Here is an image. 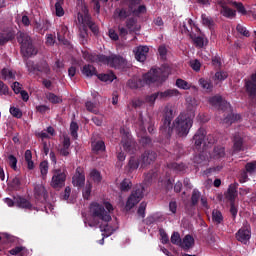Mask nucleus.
<instances>
[{"mask_svg": "<svg viewBox=\"0 0 256 256\" xmlns=\"http://www.w3.org/2000/svg\"><path fill=\"white\" fill-rule=\"evenodd\" d=\"M171 69L169 66H162L161 68H153L148 73L143 75V79L134 77L130 79L127 83L130 89H139L146 85H151V83H163L169 77Z\"/></svg>", "mask_w": 256, "mask_h": 256, "instance_id": "1", "label": "nucleus"}, {"mask_svg": "<svg viewBox=\"0 0 256 256\" xmlns=\"http://www.w3.org/2000/svg\"><path fill=\"white\" fill-rule=\"evenodd\" d=\"M111 211H113V205L109 202H105L104 205L97 202L90 204V215L93 218L91 221L84 220L85 227H97L99 221L109 223L111 221Z\"/></svg>", "mask_w": 256, "mask_h": 256, "instance_id": "2", "label": "nucleus"}, {"mask_svg": "<svg viewBox=\"0 0 256 256\" xmlns=\"http://www.w3.org/2000/svg\"><path fill=\"white\" fill-rule=\"evenodd\" d=\"M83 58L86 59V61H91V63L109 65V67H114V69H125V67H127V60L117 54L106 56L103 54H91L86 51L83 52Z\"/></svg>", "mask_w": 256, "mask_h": 256, "instance_id": "3", "label": "nucleus"}, {"mask_svg": "<svg viewBox=\"0 0 256 256\" xmlns=\"http://www.w3.org/2000/svg\"><path fill=\"white\" fill-rule=\"evenodd\" d=\"M173 127L179 137H187L191 127H193V118L182 113L174 120Z\"/></svg>", "mask_w": 256, "mask_h": 256, "instance_id": "4", "label": "nucleus"}, {"mask_svg": "<svg viewBox=\"0 0 256 256\" xmlns=\"http://www.w3.org/2000/svg\"><path fill=\"white\" fill-rule=\"evenodd\" d=\"M175 117V109L173 105L167 104L163 109V124L160 126V131L165 137H171L173 128H171V121Z\"/></svg>", "mask_w": 256, "mask_h": 256, "instance_id": "5", "label": "nucleus"}, {"mask_svg": "<svg viewBox=\"0 0 256 256\" xmlns=\"http://www.w3.org/2000/svg\"><path fill=\"white\" fill-rule=\"evenodd\" d=\"M17 40L21 45V52L24 57H33V55H37V48H35L31 37L27 35V33L19 32Z\"/></svg>", "mask_w": 256, "mask_h": 256, "instance_id": "6", "label": "nucleus"}, {"mask_svg": "<svg viewBox=\"0 0 256 256\" xmlns=\"http://www.w3.org/2000/svg\"><path fill=\"white\" fill-rule=\"evenodd\" d=\"M77 21L79 25H82V27H89V29L92 30V33L94 35H97L99 33V27L93 23L91 20V16L89 15V9H87L86 5H82L81 11L78 12Z\"/></svg>", "mask_w": 256, "mask_h": 256, "instance_id": "7", "label": "nucleus"}, {"mask_svg": "<svg viewBox=\"0 0 256 256\" xmlns=\"http://www.w3.org/2000/svg\"><path fill=\"white\" fill-rule=\"evenodd\" d=\"M120 133L122 135L121 143L124 151L127 153H135V151H137V143L133 140L131 133H129V131H125L124 128L120 130Z\"/></svg>", "mask_w": 256, "mask_h": 256, "instance_id": "8", "label": "nucleus"}, {"mask_svg": "<svg viewBox=\"0 0 256 256\" xmlns=\"http://www.w3.org/2000/svg\"><path fill=\"white\" fill-rule=\"evenodd\" d=\"M66 179L67 175H65V172L61 171V169H55L53 170L50 185L53 189H61V187L65 186Z\"/></svg>", "mask_w": 256, "mask_h": 256, "instance_id": "9", "label": "nucleus"}, {"mask_svg": "<svg viewBox=\"0 0 256 256\" xmlns=\"http://www.w3.org/2000/svg\"><path fill=\"white\" fill-rule=\"evenodd\" d=\"M209 103L213 107H218L219 115L223 113V110L226 109L227 111H231V104H229L227 101L223 100L221 96H213L209 98Z\"/></svg>", "mask_w": 256, "mask_h": 256, "instance_id": "10", "label": "nucleus"}, {"mask_svg": "<svg viewBox=\"0 0 256 256\" xmlns=\"http://www.w3.org/2000/svg\"><path fill=\"white\" fill-rule=\"evenodd\" d=\"M143 199V187L137 188L135 191L131 193L129 196L127 202H126V208L127 209H133L134 206L139 203Z\"/></svg>", "mask_w": 256, "mask_h": 256, "instance_id": "11", "label": "nucleus"}, {"mask_svg": "<svg viewBox=\"0 0 256 256\" xmlns=\"http://www.w3.org/2000/svg\"><path fill=\"white\" fill-rule=\"evenodd\" d=\"M245 89L249 97L256 101V72L251 75L250 79L245 80Z\"/></svg>", "mask_w": 256, "mask_h": 256, "instance_id": "12", "label": "nucleus"}, {"mask_svg": "<svg viewBox=\"0 0 256 256\" xmlns=\"http://www.w3.org/2000/svg\"><path fill=\"white\" fill-rule=\"evenodd\" d=\"M233 109L231 108V110H227V108L223 109V112L220 115H223V113H227L226 117H224L221 120V123H223V125H225L226 127H229L232 123H235V121H239V119H241V115L239 114H233Z\"/></svg>", "mask_w": 256, "mask_h": 256, "instance_id": "13", "label": "nucleus"}, {"mask_svg": "<svg viewBox=\"0 0 256 256\" xmlns=\"http://www.w3.org/2000/svg\"><path fill=\"white\" fill-rule=\"evenodd\" d=\"M236 239L240 243L247 245V243H249V239H251V230L247 227L240 228L236 233Z\"/></svg>", "mask_w": 256, "mask_h": 256, "instance_id": "14", "label": "nucleus"}, {"mask_svg": "<svg viewBox=\"0 0 256 256\" xmlns=\"http://www.w3.org/2000/svg\"><path fill=\"white\" fill-rule=\"evenodd\" d=\"M126 3L130 11H132L134 15H141L143 13H146L147 11V8L145 7V5H141L137 9L135 8L137 7V5H139V3H141V0H127Z\"/></svg>", "mask_w": 256, "mask_h": 256, "instance_id": "15", "label": "nucleus"}, {"mask_svg": "<svg viewBox=\"0 0 256 256\" xmlns=\"http://www.w3.org/2000/svg\"><path fill=\"white\" fill-rule=\"evenodd\" d=\"M155 159H157V153L151 150L145 151L140 158L142 167L151 165V163H155Z\"/></svg>", "mask_w": 256, "mask_h": 256, "instance_id": "16", "label": "nucleus"}, {"mask_svg": "<svg viewBox=\"0 0 256 256\" xmlns=\"http://www.w3.org/2000/svg\"><path fill=\"white\" fill-rule=\"evenodd\" d=\"M58 151L62 157H67L71 153V138L64 136L62 144L59 145Z\"/></svg>", "mask_w": 256, "mask_h": 256, "instance_id": "17", "label": "nucleus"}, {"mask_svg": "<svg viewBox=\"0 0 256 256\" xmlns=\"http://www.w3.org/2000/svg\"><path fill=\"white\" fill-rule=\"evenodd\" d=\"M147 53H149V47L147 46H138L134 49L135 59L140 63L147 60Z\"/></svg>", "mask_w": 256, "mask_h": 256, "instance_id": "18", "label": "nucleus"}, {"mask_svg": "<svg viewBox=\"0 0 256 256\" xmlns=\"http://www.w3.org/2000/svg\"><path fill=\"white\" fill-rule=\"evenodd\" d=\"M205 135H207V130L205 128H200L194 135V144L196 147H201V145H204L207 147V141H205Z\"/></svg>", "mask_w": 256, "mask_h": 256, "instance_id": "19", "label": "nucleus"}, {"mask_svg": "<svg viewBox=\"0 0 256 256\" xmlns=\"http://www.w3.org/2000/svg\"><path fill=\"white\" fill-rule=\"evenodd\" d=\"M34 197L38 201H45L47 199V189L43 184H36L34 186Z\"/></svg>", "mask_w": 256, "mask_h": 256, "instance_id": "20", "label": "nucleus"}, {"mask_svg": "<svg viewBox=\"0 0 256 256\" xmlns=\"http://www.w3.org/2000/svg\"><path fill=\"white\" fill-rule=\"evenodd\" d=\"M220 7H222L221 14L224 17H235V11L229 7H227L228 0H215Z\"/></svg>", "mask_w": 256, "mask_h": 256, "instance_id": "21", "label": "nucleus"}, {"mask_svg": "<svg viewBox=\"0 0 256 256\" xmlns=\"http://www.w3.org/2000/svg\"><path fill=\"white\" fill-rule=\"evenodd\" d=\"M72 183L74 187H83L85 185V174L81 171V168H77Z\"/></svg>", "mask_w": 256, "mask_h": 256, "instance_id": "22", "label": "nucleus"}, {"mask_svg": "<svg viewBox=\"0 0 256 256\" xmlns=\"http://www.w3.org/2000/svg\"><path fill=\"white\" fill-rule=\"evenodd\" d=\"M193 27L195 24L193 23L192 19H186L182 24H180V31L181 33H185L186 35H192Z\"/></svg>", "mask_w": 256, "mask_h": 256, "instance_id": "23", "label": "nucleus"}, {"mask_svg": "<svg viewBox=\"0 0 256 256\" xmlns=\"http://www.w3.org/2000/svg\"><path fill=\"white\" fill-rule=\"evenodd\" d=\"M57 35H58V41H60V43H63V45L69 44V41H67V39H65V37H67V35H69V29L67 28V26L61 25L58 30Z\"/></svg>", "mask_w": 256, "mask_h": 256, "instance_id": "24", "label": "nucleus"}, {"mask_svg": "<svg viewBox=\"0 0 256 256\" xmlns=\"http://www.w3.org/2000/svg\"><path fill=\"white\" fill-rule=\"evenodd\" d=\"M160 99H171V97H181V92L179 90L173 88L168 89L163 92H159Z\"/></svg>", "mask_w": 256, "mask_h": 256, "instance_id": "25", "label": "nucleus"}, {"mask_svg": "<svg viewBox=\"0 0 256 256\" xmlns=\"http://www.w3.org/2000/svg\"><path fill=\"white\" fill-rule=\"evenodd\" d=\"M194 163L198 165V167H205V165H209V158L207 157V154L203 152L194 157Z\"/></svg>", "mask_w": 256, "mask_h": 256, "instance_id": "26", "label": "nucleus"}, {"mask_svg": "<svg viewBox=\"0 0 256 256\" xmlns=\"http://www.w3.org/2000/svg\"><path fill=\"white\" fill-rule=\"evenodd\" d=\"M226 198L231 203H235V199H237V184H231L226 193Z\"/></svg>", "mask_w": 256, "mask_h": 256, "instance_id": "27", "label": "nucleus"}, {"mask_svg": "<svg viewBox=\"0 0 256 256\" xmlns=\"http://www.w3.org/2000/svg\"><path fill=\"white\" fill-rule=\"evenodd\" d=\"M15 203L17 207H20L21 209H35L33 205H31V202L29 200L23 198V197H18L15 199Z\"/></svg>", "mask_w": 256, "mask_h": 256, "instance_id": "28", "label": "nucleus"}, {"mask_svg": "<svg viewBox=\"0 0 256 256\" xmlns=\"http://www.w3.org/2000/svg\"><path fill=\"white\" fill-rule=\"evenodd\" d=\"M126 27L130 31V33H137V31H139V29H141V25H139L137 23V19H135V18H130L126 22Z\"/></svg>", "mask_w": 256, "mask_h": 256, "instance_id": "29", "label": "nucleus"}, {"mask_svg": "<svg viewBox=\"0 0 256 256\" xmlns=\"http://www.w3.org/2000/svg\"><path fill=\"white\" fill-rule=\"evenodd\" d=\"M190 38L192 39L194 45H196V47H205V45H207V38H205V36H195L193 34H190Z\"/></svg>", "mask_w": 256, "mask_h": 256, "instance_id": "30", "label": "nucleus"}, {"mask_svg": "<svg viewBox=\"0 0 256 256\" xmlns=\"http://www.w3.org/2000/svg\"><path fill=\"white\" fill-rule=\"evenodd\" d=\"M198 83L206 93H211L213 91V83H211V80L200 78Z\"/></svg>", "mask_w": 256, "mask_h": 256, "instance_id": "31", "label": "nucleus"}, {"mask_svg": "<svg viewBox=\"0 0 256 256\" xmlns=\"http://www.w3.org/2000/svg\"><path fill=\"white\" fill-rule=\"evenodd\" d=\"M195 244V240L191 237V235H186L183 239L182 242H180V247H182V249H191V247H193V245Z\"/></svg>", "mask_w": 256, "mask_h": 256, "instance_id": "32", "label": "nucleus"}, {"mask_svg": "<svg viewBox=\"0 0 256 256\" xmlns=\"http://www.w3.org/2000/svg\"><path fill=\"white\" fill-rule=\"evenodd\" d=\"M82 73L85 77H93V75H97V69L93 65L87 64L83 66Z\"/></svg>", "mask_w": 256, "mask_h": 256, "instance_id": "33", "label": "nucleus"}, {"mask_svg": "<svg viewBox=\"0 0 256 256\" xmlns=\"http://www.w3.org/2000/svg\"><path fill=\"white\" fill-rule=\"evenodd\" d=\"M1 77L4 81H10V79H15V71L10 68H4L1 71Z\"/></svg>", "mask_w": 256, "mask_h": 256, "instance_id": "34", "label": "nucleus"}, {"mask_svg": "<svg viewBox=\"0 0 256 256\" xmlns=\"http://www.w3.org/2000/svg\"><path fill=\"white\" fill-rule=\"evenodd\" d=\"M115 230L116 228L112 227L111 225H108V224L104 226L103 224L100 225V231H102L103 237H110V235H113V233H115Z\"/></svg>", "mask_w": 256, "mask_h": 256, "instance_id": "35", "label": "nucleus"}, {"mask_svg": "<svg viewBox=\"0 0 256 256\" xmlns=\"http://www.w3.org/2000/svg\"><path fill=\"white\" fill-rule=\"evenodd\" d=\"M222 157H225V147L223 146H216L212 153L213 159H222Z\"/></svg>", "mask_w": 256, "mask_h": 256, "instance_id": "36", "label": "nucleus"}, {"mask_svg": "<svg viewBox=\"0 0 256 256\" xmlns=\"http://www.w3.org/2000/svg\"><path fill=\"white\" fill-rule=\"evenodd\" d=\"M176 87H178V89H182L183 91H189V89H191V83L178 78L176 80Z\"/></svg>", "mask_w": 256, "mask_h": 256, "instance_id": "37", "label": "nucleus"}, {"mask_svg": "<svg viewBox=\"0 0 256 256\" xmlns=\"http://www.w3.org/2000/svg\"><path fill=\"white\" fill-rule=\"evenodd\" d=\"M139 163H141V160L135 156L131 157L128 163L129 171H135L136 169H139Z\"/></svg>", "mask_w": 256, "mask_h": 256, "instance_id": "38", "label": "nucleus"}, {"mask_svg": "<svg viewBox=\"0 0 256 256\" xmlns=\"http://www.w3.org/2000/svg\"><path fill=\"white\" fill-rule=\"evenodd\" d=\"M55 13L57 17H63L65 15V10H63V0H56Z\"/></svg>", "mask_w": 256, "mask_h": 256, "instance_id": "39", "label": "nucleus"}, {"mask_svg": "<svg viewBox=\"0 0 256 256\" xmlns=\"http://www.w3.org/2000/svg\"><path fill=\"white\" fill-rule=\"evenodd\" d=\"M201 19L202 24L205 25V27H208L209 29H211L215 25L213 18L207 16V14H202Z\"/></svg>", "mask_w": 256, "mask_h": 256, "instance_id": "40", "label": "nucleus"}, {"mask_svg": "<svg viewBox=\"0 0 256 256\" xmlns=\"http://www.w3.org/2000/svg\"><path fill=\"white\" fill-rule=\"evenodd\" d=\"M243 149V138L241 135L236 134L234 136V150L241 151Z\"/></svg>", "mask_w": 256, "mask_h": 256, "instance_id": "41", "label": "nucleus"}, {"mask_svg": "<svg viewBox=\"0 0 256 256\" xmlns=\"http://www.w3.org/2000/svg\"><path fill=\"white\" fill-rule=\"evenodd\" d=\"M25 161L28 165V169H33L35 167V164L33 163V154L31 153V150L25 151Z\"/></svg>", "mask_w": 256, "mask_h": 256, "instance_id": "42", "label": "nucleus"}, {"mask_svg": "<svg viewBox=\"0 0 256 256\" xmlns=\"http://www.w3.org/2000/svg\"><path fill=\"white\" fill-rule=\"evenodd\" d=\"M40 172L42 179H47V173H49V162L43 161L40 163Z\"/></svg>", "mask_w": 256, "mask_h": 256, "instance_id": "43", "label": "nucleus"}, {"mask_svg": "<svg viewBox=\"0 0 256 256\" xmlns=\"http://www.w3.org/2000/svg\"><path fill=\"white\" fill-rule=\"evenodd\" d=\"M212 221H214V223H217V225L223 222V214L221 213V211L213 210Z\"/></svg>", "mask_w": 256, "mask_h": 256, "instance_id": "44", "label": "nucleus"}, {"mask_svg": "<svg viewBox=\"0 0 256 256\" xmlns=\"http://www.w3.org/2000/svg\"><path fill=\"white\" fill-rule=\"evenodd\" d=\"M97 77L98 79H100V81H104L105 83H112V81H115V79H117V77H115V74H99Z\"/></svg>", "mask_w": 256, "mask_h": 256, "instance_id": "45", "label": "nucleus"}, {"mask_svg": "<svg viewBox=\"0 0 256 256\" xmlns=\"http://www.w3.org/2000/svg\"><path fill=\"white\" fill-rule=\"evenodd\" d=\"M157 99H160L159 92L146 96L144 103H148L149 105H155V101H157Z\"/></svg>", "mask_w": 256, "mask_h": 256, "instance_id": "46", "label": "nucleus"}, {"mask_svg": "<svg viewBox=\"0 0 256 256\" xmlns=\"http://www.w3.org/2000/svg\"><path fill=\"white\" fill-rule=\"evenodd\" d=\"M46 99L50 102L53 103L54 105L57 103H61L63 101V99H61V97L53 94V93H47L46 94Z\"/></svg>", "mask_w": 256, "mask_h": 256, "instance_id": "47", "label": "nucleus"}, {"mask_svg": "<svg viewBox=\"0 0 256 256\" xmlns=\"http://www.w3.org/2000/svg\"><path fill=\"white\" fill-rule=\"evenodd\" d=\"M85 105H86L87 111H89L90 113H94L95 115H97V113H99V109L97 108V104H95L91 101H87Z\"/></svg>", "mask_w": 256, "mask_h": 256, "instance_id": "48", "label": "nucleus"}, {"mask_svg": "<svg viewBox=\"0 0 256 256\" xmlns=\"http://www.w3.org/2000/svg\"><path fill=\"white\" fill-rule=\"evenodd\" d=\"M200 199H201V192L197 189H194L191 197L192 205H197Z\"/></svg>", "mask_w": 256, "mask_h": 256, "instance_id": "49", "label": "nucleus"}, {"mask_svg": "<svg viewBox=\"0 0 256 256\" xmlns=\"http://www.w3.org/2000/svg\"><path fill=\"white\" fill-rule=\"evenodd\" d=\"M116 13H118L120 19H126V17H129L133 11H131V8L128 10L126 9H116Z\"/></svg>", "mask_w": 256, "mask_h": 256, "instance_id": "50", "label": "nucleus"}, {"mask_svg": "<svg viewBox=\"0 0 256 256\" xmlns=\"http://www.w3.org/2000/svg\"><path fill=\"white\" fill-rule=\"evenodd\" d=\"M13 39V34L11 33H0V45H5L8 41Z\"/></svg>", "mask_w": 256, "mask_h": 256, "instance_id": "51", "label": "nucleus"}, {"mask_svg": "<svg viewBox=\"0 0 256 256\" xmlns=\"http://www.w3.org/2000/svg\"><path fill=\"white\" fill-rule=\"evenodd\" d=\"M91 189H93V185L87 182L82 192L84 199H89V197H91Z\"/></svg>", "mask_w": 256, "mask_h": 256, "instance_id": "52", "label": "nucleus"}, {"mask_svg": "<svg viewBox=\"0 0 256 256\" xmlns=\"http://www.w3.org/2000/svg\"><path fill=\"white\" fill-rule=\"evenodd\" d=\"M92 149L93 151H105V142L103 141H98V142H94L92 143Z\"/></svg>", "mask_w": 256, "mask_h": 256, "instance_id": "53", "label": "nucleus"}, {"mask_svg": "<svg viewBox=\"0 0 256 256\" xmlns=\"http://www.w3.org/2000/svg\"><path fill=\"white\" fill-rule=\"evenodd\" d=\"M132 187L131 180L129 179H124L120 183V191H129Z\"/></svg>", "mask_w": 256, "mask_h": 256, "instance_id": "54", "label": "nucleus"}, {"mask_svg": "<svg viewBox=\"0 0 256 256\" xmlns=\"http://www.w3.org/2000/svg\"><path fill=\"white\" fill-rule=\"evenodd\" d=\"M38 71L40 73H44L45 75H49V72L51 71V69H49V64H47V62H42L38 66Z\"/></svg>", "mask_w": 256, "mask_h": 256, "instance_id": "55", "label": "nucleus"}, {"mask_svg": "<svg viewBox=\"0 0 256 256\" xmlns=\"http://www.w3.org/2000/svg\"><path fill=\"white\" fill-rule=\"evenodd\" d=\"M77 131H79V125H77V122H72L70 124V133L74 139H77Z\"/></svg>", "mask_w": 256, "mask_h": 256, "instance_id": "56", "label": "nucleus"}, {"mask_svg": "<svg viewBox=\"0 0 256 256\" xmlns=\"http://www.w3.org/2000/svg\"><path fill=\"white\" fill-rule=\"evenodd\" d=\"M10 114L13 117H16V119H21V117H23V112H21V109L15 107H10Z\"/></svg>", "mask_w": 256, "mask_h": 256, "instance_id": "57", "label": "nucleus"}, {"mask_svg": "<svg viewBox=\"0 0 256 256\" xmlns=\"http://www.w3.org/2000/svg\"><path fill=\"white\" fill-rule=\"evenodd\" d=\"M157 178V172L150 171L148 174L145 175L144 181L145 183H151L153 179Z\"/></svg>", "mask_w": 256, "mask_h": 256, "instance_id": "58", "label": "nucleus"}, {"mask_svg": "<svg viewBox=\"0 0 256 256\" xmlns=\"http://www.w3.org/2000/svg\"><path fill=\"white\" fill-rule=\"evenodd\" d=\"M90 177L95 183H100L101 181V173H99V171L97 170H92L90 173Z\"/></svg>", "mask_w": 256, "mask_h": 256, "instance_id": "59", "label": "nucleus"}, {"mask_svg": "<svg viewBox=\"0 0 256 256\" xmlns=\"http://www.w3.org/2000/svg\"><path fill=\"white\" fill-rule=\"evenodd\" d=\"M171 243H173V245H181V236L179 235L178 232H174L172 234Z\"/></svg>", "mask_w": 256, "mask_h": 256, "instance_id": "60", "label": "nucleus"}, {"mask_svg": "<svg viewBox=\"0 0 256 256\" xmlns=\"http://www.w3.org/2000/svg\"><path fill=\"white\" fill-rule=\"evenodd\" d=\"M8 163L14 171H17V158L14 157L13 155L8 156Z\"/></svg>", "mask_w": 256, "mask_h": 256, "instance_id": "61", "label": "nucleus"}, {"mask_svg": "<svg viewBox=\"0 0 256 256\" xmlns=\"http://www.w3.org/2000/svg\"><path fill=\"white\" fill-rule=\"evenodd\" d=\"M26 67L30 73H35L36 71H39V66L35 65L32 61L26 62Z\"/></svg>", "mask_w": 256, "mask_h": 256, "instance_id": "62", "label": "nucleus"}, {"mask_svg": "<svg viewBox=\"0 0 256 256\" xmlns=\"http://www.w3.org/2000/svg\"><path fill=\"white\" fill-rule=\"evenodd\" d=\"M236 29L240 33V35H243L244 37H249L250 34L245 26L238 24Z\"/></svg>", "mask_w": 256, "mask_h": 256, "instance_id": "63", "label": "nucleus"}, {"mask_svg": "<svg viewBox=\"0 0 256 256\" xmlns=\"http://www.w3.org/2000/svg\"><path fill=\"white\" fill-rule=\"evenodd\" d=\"M80 41L81 43L85 44V39H87V27L82 26V30L80 28V33H79Z\"/></svg>", "mask_w": 256, "mask_h": 256, "instance_id": "64", "label": "nucleus"}]
</instances>
